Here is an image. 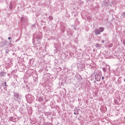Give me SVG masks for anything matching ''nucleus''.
Segmentation results:
<instances>
[{
	"instance_id": "1",
	"label": "nucleus",
	"mask_w": 125,
	"mask_h": 125,
	"mask_svg": "<svg viewBox=\"0 0 125 125\" xmlns=\"http://www.w3.org/2000/svg\"><path fill=\"white\" fill-rule=\"evenodd\" d=\"M25 97L28 103L30 102H33V101H34V99H35V98L33 97V96L30 94L26 95Z\"/></svg>"
},
{
	"instance_id": "2",
	"label": "nucleus",
	"mask_w": 125,
	"mask_h": 125,
	"mask_svg": "<svg viewBox=\"0 0 125 125\" xmlns=\"http://www.w3.org/2000/svg\"><path fill=\"white\" fill-rule=\"evenodd\" d=\"M14 98L16 101H19L20 100V97H21V96L19 94V93L14 92Z\"/></svg>"
},
{
	"instance_id": "3",
	"label": "nucleus",
	"mask_w": 125,
	"mask_h": 125,
	"mask_svg": "<svg viewBox=\"0 0 125 125\" xmlns=\"http://www.w3.org/2000/svg\"><path fill=\"white\" fill-rule=\"evenodd\" d=\"M95 79L97 82H100V80H101V75L96 74L95 75Z\"/></svg>"
},
{
	"instance_id": "4",
	"label": "nucleus",
	"mask_w": 125,
	"mask_h": 125,
	"mask_svg": "<svg viewBox=\"0 0 125 125\" xmlns=\"http://www.w3.org/2000/svg\"><path fill=\"white\" fill-rule=\"evenodd\" d=\"M28 20V19L26 17H22L21 18V22H22V23H26Z\"/></svg>"
},
{
	"instance_id": "5",
	"label": "nucleus",
	"mask_w": 125,
	"mask_h": 125,
	"mask_svg": "<svg viewBox=\"0 0 125 125\" xmlns=\"http://www.w3.org/2000/svg\"><path fill=\"white\" fill-rule=\"evenodd\" d=\"M7 43V41H6V40H3L2 42L1 47H3V46H5V45H6Z\"/></svg>"
},
{
	"instance_id": "6",
	"label": "nucleus",
	"mask_w": 125,
	"mask_h": 125,
	"mask_svg": "<svg viewBox=\"0 0 125 125\" xmlns=\"http://www.w3.org/2000/svg\"><path fill=\"white\" fill-rule=\"evenodd\" d=\"M5 75H6V73L4 71H1L0 72V77H5Z\"/></svg>"
},
{
	"instance_id": "7",
	"label": "nucleus",
	"mask_w": 125,
	"mask_h": 125,
	"mask_svg": "<svg viewBox=\"0 0 125 125\" xmlns=\"http://www.w3.org/2000/svg\"><path fill=\"white\" fill-rule=\"evenodd\" d=\"M94 32H95V35H100V32L99 30L95 29Z\"/></svg>"
},
{
	"instance_id": "8",
	"label": "nucleus",
	"mask_w": 125,
	"mask_h": 125,
	"mask_svg": "<svg viewBox=\"0 0 125 125\" xmlns=\"http://www.w3.org/2000/svg\"><path fill=\"white\" fill-rule=\"evenodd\" d=\"M37 99L38 101H39V102H42V97H37Z\"/></svg>"
},
{
	"instance_id": "9",
	"label": "nucleus",
	"mask_w": 125,
	"mask_h": 125,
	"mask_svg": "<svg viewBox=\"0 0 125 125\" xmlns=\"http://www.w3.org/2000/svg\"><path fill=\"white\" fill-rule=\"evenodd\" d=\"M99 31L100 32V33H102V32L104 31V27H100L99 28Z\"/></svg>"
},
{
	"instance_id": "10",
	"label": "nucleus",
	"mask_w": 125,
	"mask_h": 125,
	"mask_svg": "<svg viewBox=\"0 0 125 125\" xmlns=\"http://www.w3.org/2000/svg\"><path fill=\"white\" fill-rule=\"evenodd\" d=\"M50 115H51V113H50V112L45 113V115L46 116V117H48L49 116H50Z\"/></svg>"
},
{
	"instance_id": "11",
	"label": "nucleus",
	"mask_w": 125,
	"mask_h": 125,
	"mask_svg": "<svg viewBox=\"0 0 125 125\" xmlns=\"http://www.w3.org/2000/svg\"><path fill=\"white\" fill-rule=\"evenodd\" d=\"M96 47H97L98 48H101V45L100 44L97 43L95 45Z\"/></svg>"
},
{
	"instance_id": "12",
	"label": "nucleus",
	"mask_w": 125,
	"mask_h": 125,
	"mask_svg": "<svg viewBox=\"0 0 125 125\" xmlns=\"http://www.w3.org/2000/svg\"><path fill=\"white\" fill-rule=\"evenodd\" d=\"M76 110L77 111V112H74V115H79V111H80V109H77Z\"/></svg>"
},
{
	"instance_id": "13",
	"label": "nucleus",
	"mask_w": 125,
	"mask_h": 125,
	"mask_svg": "<svg viewBox=\"0 0 125 125\" xmlns=\"http://www.w3.org/2000/svg\"><path fill=\"white\" fill-rule=\"evenodd\" d=\"M13 6V4H12V2H10V7H9L11 9L12 8Z\"/></svg>"
},
{
	"instance_id": "14",
	"label": "nucleus",
	"mask_w": 125,
	"mask_h": 125,
	"mask_svg": "<svg viewBox=\"0 0 125 125\" xmlns=\"http://www.w3.org/2000/svg\"><path fill=\"white\" fill-rule=\"evenodd\" d=\"M87 19V20H88V21H90V20H91V17H88Z\"/></svg>"
},
{
	"instance_id": "15",
	"label": "nucleus",
	"mask_w": 125,
	"mask_h": 125,
	"mask_svg": "<svg viewBox=\"0 0 125 125\" xmlns=\"http://www.w3.org/2000/svg\"><path fill=\"white\" fill-rule=\"evenodd\" d=\"M103 70L104 71V72H106V68L105 67L103 68Z\"/></svg>"
},
{
	"instance_id": "16",
	"label": "nucleus",
	"mask_w": 125,
	"mask_h": 125,
	"mask_svg": "<svg viewBox=\"0 0 125 125\" xmlns=\"http://www.w3.org/2000/svg\"><path fill=\"white\" fill-rule=\"evenodd\" d=\"M3 89H4V90H7V87H3Z\"/></svg>"
},
{
	"instance_id": "17",
	"label": "nucleus",
	"mask_w": 125,
	"mask_h": 125,
	"mask_svg": "<svg viewBox=\"0 0 125 125\" xmlns=\"http://www.w3.org/2000/svg\"><path fill=\"white\" fill-rule=\"evenodd\" d=\"M103 4H104L105 5H107V2L105 1H104Z\"/></svg>"
},
{
	"instance_id": "18",
	"label": "nucleus",
	"mask_w": 125,
	"mask_h": 125,
	"mask_svg": "<svg viewBox=\"0 0 125 125\" xmlns=\"http://www.w3.org/2000/svg\"><path fill=\"white\" fill-rule=\"evenodd\" d=\"M53 18L52 16H50L49 17V19H50V20H51V19H52Z\"/></svg>"
},
{
	"instance_id": "19",
	"label": "nucleus",
	"mask_w": 125,
	"mask_h": 125,
	"mask_svg": "<svg viewBox=\"0 0 125 125\" xmlns=\"http://www.w3.org/2000/svg\"><path fill=\"white\" fill-rule=\"evenodd\" d=\"M4 86H8V85H6V82L4 83Z\"/></svg>"
},
{
	"instance_id": "20",
	"label": "nucleus",
	"mask_w": 125,
	"mask_h": 125,
	"mask_svg": "<svg viewBox=\"0 0 125 125\" xmlns=\"http://www.w3.org/2000/svg\"><path fill=\"white\" fill-rule=\"evenodd\" d=\"M114 103L115 104H117V103H118V101L117 100H114Z\"/></svg>"
},
{
	"instance_id": "21",
	"label": "nucleus",
	"mask_w": 125,
	"mask_h": 125,
	"mask_svg": "<svg viewBox=\"0 0 125 125\" xmlns=\"http://www.w3.org/2000/svg\"><path fill=\"white\" fill-rule=\"evenodd\" d=\"M36 27V26H35V24H33V25H32V28H34V27Z\"/></svg>"
},
{
	"instance_id": "22",
	"label": "nucleus",
	"mask_w": 125,
	"mask_h": 125,
	"mask_svg": "<svg viewBox=\"0 0 125 125\" xmlns=\"http://www.w3.org/2000/svg\"><path fill=\"white\" fill-rule=\"evenodd\" d=\"M122 16H125V13H123L122 14Z\"/></svg>"
},
{
	"instance_id": "23",
	"label": "nucleus",
	"mask_w": 125,
	"mask_h": 125,
	"mask_svg": "<svg viewBox=\"0 0 125 125\" xmlns=\"http://www.w3.org/2000/svg\"><path fill=\"white\" fill-rule=\"evenodd\" d=\"M102 42L103 43H104L105 42V41H104V40H103V41H102Z\"/></svg>"
},
{
	"instance_id": "24",
	"label": "nucleus",
	"mask_w": 125,
	"mask_h": 125,
	"mask_svg": "<svg viewBox=\"0 0 125 125\" xmlns=\"http://www.w3.org/2000/svg\"><path fill=\"white\" fill-rule=\"evenodd\" d=\"M123 44L125 45V40L123 41Z\"/></svg>"
},
{
	"instance_id": "25",
	"label": "nucleus",
	"mask_w": 125,
	"mask_h": 125,
	"mask_svg": "<svg viewBox=\"0 0 125 125\" xmlns=\"http://www.w3.org/2000/svg\"><path fill=\"white\" fill-rule=\"evenodd\" d=\"M8 40H11V37H8Z\"/></svg>"
},
{
	"instance_id": "26",
	"label": "nucleus",
	"mask_w": 125,
	"mask_h": 125,
	"mask_svg": "<svg viewBox=\"0 0 125 125\" xmlns=\"http://www.w3.org/2000/svg\"><path fill=\"white\" fill-rule=\"evenodd\" d=\"M109 46H113V44H109Z\"/></svg>"
},
{
	"instance_id": "27",
	"label": "nucleus",
	"mask_w": 125,
	"mask_h": 125,
	"mask_svg": "<svg viewBox=\"0 0 125 125\" xmlns=\"http://www.w3.org/2000/svg\"><path fill=\"white\" fill-rule=\"evenodd\" d=\"M102 79L103 80H104V77H102Z\"/></svg>"
},
{
	"instance_id": "28",
	"label": "nucleus",
	"mask_w": 125,
	"mask_h": 125,
	"mask_svg": "<svg viewBox=\"0 0 125 125\" xmlns=\"http://www.w3.org/2000/svg\"><path fill=\"white\" fill-rule=\"evenodd\" d=\"M6 53H8V51H6Z\"/></svg>"
}]
</instances>
